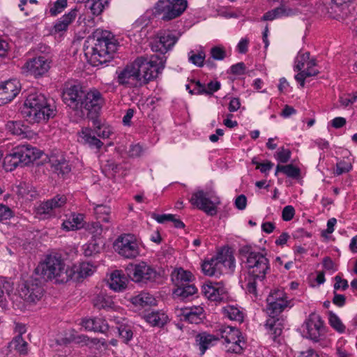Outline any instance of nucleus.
<instances>
[{"instance_id": "ddd939ff", "label": "nucleus", "mask_w": 357, "mask_h": 357, "mask_svg": "<svg viewBox=\"0 0 357 357\" xmlns=\"http://www.w3.org/2000/svg\"><path fill=\"white\" fill-rule=\"evenodd\" d=\"M114 248L121 256L128 259L135 258L139 253L137 239L130 234L119 236L114 243Z\"/></svg>"}, {"instance_id": "bb28decb", "label": "nucleus", "mask_w": 357, "mask_h": 357, "mask_svg": "<svg viewBox=\"0 0 357 357\" xmlns=\"http://www.w3.org/2000/svg\"><path fill=\"white\" fill-rule=\"evenodd\" d=\"M144 319L151 326L162 327L169 321L168 316L163 311H152L144 315Z\"/></svg>"}, {"instance_id": "f257e3e1", "label": "nucleus", "mask_w": 357, "mask_h": 357, "mask_svg": "<svg viewBox=\"0 0 357 357\" xmlns=\"http://www.w3.org/2000/svg\"><path fill=\"white\" fill-rule=\"evenodd\" d=\"M164 56L151 55L137 57L123 69L116 71L117 82L120 85L137 87L147 84L156 78L165 68Z\"/></svg>"}, {"instance_id": "5701e85b", "label": "nucleus", "mask_w": 357, "mask_h": 357, "mask_svg": "<svg viewBox=\"0 0 357 357\" xmlns=\"http://www.w3.org/2000/svg\"><path fill=\"white\" fill-rule=\"evenodd\" d=\"M84 215L81 213H72L63 220L61 227L63 230L69 231L78 230L84 227Z\"/></svg>"}, {"instance_id": "393cba45", "label": "nucleus", "mask_w": 357, "mask_h": 357, "mask_svg": "<svg viewBox=\"0 0 357 357\" xmlns=\"http://www.w3.org/2000/svg\"><path fill=\"white\" fill-rule=\"evenodd\" d=\"M220 340L218 335H213L207 333H199L196 336V342H197L202 354L210 347L217 344Z\"/></svg>"}, {"instance_id": "9d476101", "label": "nucleus", "mask_w": 357, "mask_h": 357, "mask_svg": "<svg viewBox=\"0 0 357 357\" xmlns=\"http://www.w3.org/2000/svg\"><path fill=\"white\" fill-rule=\"evenodd\" d=\"M189 201L192 206L210 215L216 214L217 205L220 204L218 197L212 190H197L192 194Z\"/></svg>"}, {"instance_id": "aec40b11", "label": "nucleus", "mask_w": 357, "mask_h": 357, "mask_svg": "<svg viewBox=\"0 0 357 357\" xmlns=\"http://www.w3.org/2000/svg\"><path fill=\"white\" fill-rule=\"evenodd\" d=\"M203 294L213 301H220L226 296V289L222 282H209L202 286Z\"/></svg>"}, {"instance_id": "c85d7f7f", "label": "nucleus", "mask_w": 357, "mask_h": 357, "mask_svg": "<svg viewBox=\"0 0 357 357\" xmlns=\"http://www.w3.org/2000/svg\"><path fill=\"white\" fill-rule=\"evenodd\" d=\"M128 279L121 271H115L111 274L109 287L115 291H121L126 289Z\"/></svg>"}, {"instance_id": "4c0bfd02", "label": "nucleus", "mask_w": 357, "mask_h": 357, "mask_svg": "<svg viewBox=\"0 0 357 357\" xmlns=\"http://www.w3.org/2000/svg\"><path fill=\"white\" fill-rule=\"evenodd\" d=\"M93 305L98 309H108L113 307L114 303L110 296L100 294L93 299Z\"/></svg>"}, {"instance_id": "0eeeda50", "label": "nucleus", "mask_w": 357, "mask_h": 357, "mask_svg": "<svg viewBox=\"0 0 357 357\" xmlns=\"http://www.w3.org/2000/svg\"><path fill=\"white\" fill-rule=\"evenodd\" d=\"M96 32L97 39L91 51L86 52V54H91V60L93 66L105 63L112 58V54L117 50V42L107 31H102L100 36Z\"/></svg>"}, {"instance_id": "6e6552de", "label": "nucleus", "mask_w": 357, "mask_h": 357, "mask_svg": "<svg viewBox=\"0 0 357 357\" xmlns=\"http://www.w3.org/2000/svg\"><path fill=\"white\" fill-rule=\"evenodd\" d=\"M222 266L233 270L235 267V259L228 252H220L210 260L204 261L202 269L204 275L218 277L222 273Z\"/></svg>"}, {"instance_id": "37998d69", "label": "nucleus", "mask_w": 357, "mask_h": 357, "mask_svg": "<svg viewBox=\"0 0 357 357\" xmlns=\"http://www.w3.org/2000/svg\"><path fill=\"white\" fill-rule=\"evenodd\" d=\"M75 275L77 273L79 277L86 278L93 274L95 267L89 262H82L79 267H73Z\"/></svg>"}, {"instance_id": "864d4df0", "label": "nucleus", "mask_w": 357, "mask_h": 357, "mask_svg": "<svg viewBox=\"0 0 357 357\" xmlns=\"http://www.w3.org/2000/svg\"><path fill=\"white\" fill-rule=\"evenodd\" d=\"M67 0H56L50 8V13L52 16H56L67 7Z\"/></svg>"}, {"instance_id": "72a5a7b5", "label": "nucleus", "mask_w": 357, "mask_h": 357, "mask_svg": "<svg viewBox=\"0 0 357 357\" xmlns=\"http://www.w3.org/2000/svg\"><path fill=\"white\" fill-rule=\"evenodd\" d=\"M197 292V289L193 284H184L176 287L174 291V295L176 297L180 298L181 300L189 299L190 297L192 296Z\"/></svg>"}, {"instance_id": "09e8293b", "label": "nucleus", "mask_w": 357, "mask_h": 357, "mask_svg": "<svg viewBox=\"0 0 357 357\" xmlns=\"http://www.w3.org/2000/svg\"><path fill=\"white\" fill-rule=\"evenodd\" d=\"M310 52H306L304 53L299 52L295 59L294 70L300 72L304 69V67L307 65V63L310 60Z\"/></svg>"}, {"instance_id": "4d7b16f0", "label": "nucleus", "mask_w": 357, "mask_h": 357, "mask_svg": "<svg viewBox=\"0 0 357 357\" xmlns=\"http://www.w3.org/2000/svg\"><path fill=\"white\" fill-rule=\"evenodd\" d=\"M352 168L351 164L350 162H345L342 160L337 163L336 165V170L335 174L337 175H341L344 173L349 172Z\"/></svg>"}, {"instance_id": "cd10ccee", "label": "nucleus", "mask_w": 357, "mask_h": 357, "mask_svg": "<svg viewBox=\"0 0 357 357\" xmlns=\"http://www.w3.org/2000/svg\"><path fill=\"white\" fill-rule=\"evenodd\" d=\"M77 11V8L72 9L59 18L54 26L55 31L61 32L67 30L68 26L75 20Z\"/></svg>"}, {"instance_id": "f8f14e48", "label": "nucleus", "mask_w": 357, "mask_h": 357, "mask_svg": "<svg viewBox=\"0 0 357 357\" xmlns=\"http://www.w3.org/2000/svg\"><path fill=\"white\" fill-rule=\"evenodd\" d=\"M125 271L127 275L135 282H152L158 276L157 271L144 261L139 264L130 263L126 266Z\"/></svg>"}, {"instance_id": "49530a36", "label": "nucleus", "mask_w": 357, "mask_h": 357, "mask_svg": "<svg viewBox=\"0 0 357 357\" xmlns=\"http://www.w3.org/2000/svg\"><path fill=\"white\" fill-rule=\"evenodd\" d=\"M119 337L128 344L133 337V331L130 326L121 324L118 327Z\"/></svg>"}, {"instance_id": "603ef678", "label": "nucleus", "mask_w": 357, "mask_h": 357, "mask_svg": "<svg viewBox=\"0 0 357 357\" xmlns=\"http://www.w3.org/2000/svg\"><path fill=\"white\" fill-rule=\"evenodd\" d=\"M189 61L194 65L201 67L204 64L205 59V53L203 51H199L197 54H195L193 51L189 53Z\"/></svg>"}, {"instance_id": "2f4dec72", "label": "nucleus", "mask_w": 357, "mask_h": 357, "mask_svg": "<svg viewBox=\"0 0 357 357\" xmlns=\"http://www.w3.org/2000/svg\"><path fill=\"white\" fill-rule=\"evenodd\" d=\"M192 277L190 272L183 268H178L172 274V280L177 287L190 284Z\"/></svg>"}, {"instance_id": "774afa93", "label": "nucleus", "mask_w": 357, "mask_h": 357, "mask_svg": "<svg viewBox=\"0 0 357 357\" xmlns=\"http://www.w3.org/2000/svg\"><path fill=\"white\" fill-rule=\"evenodd\" d=\"M273 167V163L271 161H266V162L257 163V169H259L261 173L267 174L268 172Z\"/></svg>"}, {"instance_id": "e433bc0d", "label": "nucleus", "mask_w": 357, "mask_h": 357, "mask_svg": "<svg viewBox=\"0 0 357 357\" xmlns=\"http://www.w3.org/2000/svg\"><path fill=\"white\" fill-rule=\"evenodd\" d=\"M291 10H287L285 6H281L266 12L262 17V20L271 21L282 16L289 15Z\"/></svg>"}, {"instance_id": "13d9d810", "label": "nucleus", "mask_w": 357, "mask_h": 357, "mask_svg": "<svg viewBox=\"0 0 357 357\" xmlns=\"http://www.w3.org/2000/svg\"><path fill=\"white\" fill-rule=\"evenodd\" d=\"M13 216V211L7 206L0 204V221L7 220Z\"/></svg>"}, {"instance_id": "b1692460", "label": "nucleus", "mask_w": 357, "mask_h": 357, "mask_svg": "<svg viewBox=\"0 0 357 357\" xmlns=\"http://www.w3.org/2000/svg\"><path fill=\"white\" fill-rule=\"evenodd\" d=\"M50 163L52 171L58 175L64 176L71 171L68 161H67L63 155H60L59 157L51 156L50 158Z\"/></svg>"}, {"instance_id": "412c9836", "label": "nucleus", "mask_w": 357, "mask_h": 357, "mask_svg": "<svg viewBox=\"0 0 357 357\" xmlns=\"http://www.w3.org/2000/svg\"><path fill=\"white\" fill-rule=\"evenodd\" d=\"M203 313V307L199 305H193L181 308L178 316L181 317V320L197 324L202 321Z\"/></svg>"}, {"instance_id": "69168bd1", "label": "nucleus", "mask_w": 357, "mask_h": 357, "mask_svg": "<svg viewBox=\"0 0 357 357\" xmlns=\"http://www.w3.org/2000/svg\"><path fill=\"white\" fill-rule=\"evenodd\" d=\"M142 147L139 144L131 145L129 149V155L130 157H139L142 153Z\"/></svg>"}, {"instance_id": "473e14b6", "label": "nucleus", "mask_w": 357, "mask_h": 357, "mask_svg": "<svg viewBox=\"0 0 357 357\" xmlns=\"http://www.w3.org/2000/svg\"><path fill=\"white\" fill-rule=\"evenodd\" d=\"M351 1L352 0H331V5L328 8V12L330 16L333 18L341 17V14L344 13V10L347 7L348 3Z\"/></svg>"}, {"instance_id": "1a4fd4ad", "label": "nucleus", "mask_w": 357, "mask_h": 357, "mask_svg": "<svg viewBox=\"0 0 357 357\" xmlns=\"http://www.w3.org/2000/svg\"><path fill=\"white\" fill-rule=\"evenodd\" d=\"M217 333L220 339L224 340V344L228 352L242 353L245 347V342L238 328L229 326H221L217 330Z\"/></svg>"}, {"instance_id": "6ab92c4d", "label": "nucleus", "mask_w": 357, "mask_h": 357, "mask_svg": "<svg viewBox=\"0 0 357 357\" xmlns=\"http://www.w3.org/2000/svg\"><path fill=\"white\" fill-rule=\"evenodd\" d=\"M177 39L170 32L160 33L152 43L151 49L153 52H158L164 54L175 45Z\"/></svg>"}, {"instance_id": "6e6d98bb", "label": "nucleus", "mask_w": 357, "mask_h": 357, "mask_svg": "<svg viewBox=\"0 0 357 357\" xmlns=\"http://www.w3.org/2000/svg\"><path fill=\"white\" fill-rule=\"evenodd\" d=\"M291 158V151L289 149L281 147L275 154V158L280 162L286 163Z\"/></svg>"}, {"instance_id": "338daca9", "label": "nucleus", "mask_w": 357, "mask_h": 357, "mask_svg": "<svg viewBox=\"0 0 357 357\" xmlns=\"http://www.w3.org/2000/svg\"><path fill=\"white\" fill-rule=\"evenodd\" d=\"M247 198L244 195H238L235 200V206L239 210H243L246 208Z\"/></svg>"}, {"instance_id": "e2e57ef3", "label": "nucleus", "mask_w": 357, "mask_h": 357, "mask_svg": "<svg viewBox=\"0 0 357 357\" xmlns=\"http://www.w3.org/2000/svg\"><path fill=\"white\" fill-rule=\"evenodd\" d=\"M335 283L334 284V289L337 290L341 289L342 290H346L348 287V282L347 280L342 279L340 276L336 275L335 277Z\"/></svg>"}, {"instance_id": "a18cd8bd", "label": "nucleus", "mask_w": 357, "mask_h": 357, "mask_svg": "<svg viewBox=\"0 0 357 357\" xmlns=\"http://www.w3.org/2000/svg\"><path fill=\"white\" fill-rule=\"evenodd\" d=\"M328 321L331 326L340 333L345 332L346 327L342 322L341 319L335 313L330 312Z\"/></svg>"}, {"instance_id": "a878e982", "label": "nucleus", "mask_w": 357, "mask_h": 357, "mask_svg": "<svg viewBox=\"0 0 357 357\" xmlns=\"http://www.w3.org/2000/svg\"><path fill=\"white\" fill-rule=\"evenodd\" d=\"M82 324L86 330L102 333H105L109 328L107 321L99 317L83 319Z\"/></svg>"}, {"instance_id": "de8ad7c7", "label": "nucleus", "mask_w": 357, "mask_h": 357, "mask_svg": "<svg viewBox=\"0 0 357 357\" xmlns=\"http://www.w3.org/2000/svg\"><path fill=\"white\" fill-rule=\"evenodd\" d=\"M16 155L15 150L13 149L12 153L7 154L4 158L3 162L7 169L11 171L20 165V162L18 161V157Z\"/></svg>"}, {"instance_id": "c03bdc74", "label": "nucleus", "mask_w": 357, "mask_h": 357, "mask_svg": "<svg viewBox=\"0 0 357 357\" xmlns=\"http://www.w3.org/2000/svg\"><path fill=\"white\" fill-rule=\"evenodd\" d=\"M6 129L11 134L24 137L26 128L20 121H9L6 123Z\"/></svg>"}, {"instance_id": "58836bf2", "label": "nucleus", "mask_w": 357, "mask_h": 357, "mask_svg": "<svg viewBox=\"0 0 357 357\" xmlns=\"http://www.w3.org/2000/svg\"><path fill=\"white\" fill-rule=\"evenodd\" d=\"M131 301L135 305L144 307L153 304L155 299L149 293L143 292L136 296L132 297Z\"/></svg>"}, {"instance_id": "dca6fc26", "label": "nucleus", "mask_w": 357, "mask_h": 357, "mask_svg": "<svg viewBox=\"0 0 357 357\" xmlns=\"http://www.w3.org/2000/svg\"><path fill=\"white\" fill-rule=\"evenodd\" d=\"M307 337L312 341L319 342L324 335V321L319 315L311 314L305 322Z\"/></svg>"}, {"instance_id": "f3484780", "label": "nucleus", "mask_w": 357, "mask_h": 357, "mask_svg": "<svg viewBox=\"0 0 357 357\" xmlns=\"http://www.w3.org/2000/svg\"><path fill=\"white\" fill-rule=\"evenodd\" d=\"M67 198L65 195H57L53 198L40 203L36 208L38 215H53L56 209L65 206Z\"/></svg>"}, {"instance_id": "c756f323", "label": "nucleus", "mask_w": 357, "mask_h": 357, "mask_svg": "<svg viewBox=\"0 0 357 357\" xmlns=\"http://www.w3.org/2000/svg\"><path fill=\"white\" fill-rule=\"evenodd\" d=\"M80 136L84 140V144L89 145L91 149L100 150L103 145V143L93 135V131L91 128H82Z\"/></svg>"}, {"instance_id": "052dcab7", "label": "nucleus", "mask_w": 357, "mask_h": 357, "mask_svg": "<svg viewBox=\"0 0 357 357\" xmlns=\"http://www.w3.org/2000/svg\"><path fill=\"white\" fill-rule=\"evenodd\" d=\"M220 83L218 81H211L207 84V87H205L204 94L211 96L214 92L218 91L220 89Z\"/></svg>"}, {"instance_id": "4be33fe9", "label": "nucleus", "mask_w": 357, "mask_h": 357, "mask_svg": "<svg viewBox=\"0 0 357 357\" xmlns=\"http://www.w3.org/2000/svg\"><path fill=\"white\" fill-rule=\"evenodd\" d=\"M15 150L21 166L27 165L38 158V153L36 152L37 150L29 145L17 146Z\"/></svg>"}, {"instance_id": "a211bd4d", "label": "nucleus", "mask_w": 357, "mask_h": 357, "mask_svg": "<svg viewBox=\"0 0 357 357\" xmlns=\"http://www.w3.org/2000/svg\"><path fill=\"white\" fill-rule=\"evenodd\" d=\"M20 90V82L15 79L0 83V105L10 102Z\"/></svg>"}, {"instance_id": "9b49d317", "label": "nucleus", "mask_w": 357, "mask_h": 357, "mask_svg": "<svg viewBox=\"0 0 357 357\" xmlns=\"http://www.w3.org/2000/svg\"><path fill=\"white\" fill-rule=\"evenodd\" d=\"M187 6L186 0H159L154 6L155 15L161 16L163 21H170L181 15Z\"/></svg>"}, {"instance_id": "680f3d73", "label": "nucleus", "mask_w": 357, "mask_h": 357, "mask_svg": "<svg viewBox=\"0 0 357 357\" xmlns=\"http://www.w3.org/2000/svg\"><path fill=\"white\" fill-rule=\"evenodd\" d=\"M294 208L292 206L288 205L284 207L282 213V217L284 221H289L294 218Z\"/></svg>"}, {"instance_id": "2eb2a0df", "label": "nucleus", "mask_w": 357, "mask_h": 357, "mask_svg": "<svg viewBox=\"0 0 357 357\" xmlns=\"http://www.w3.org/2000/svg\"><path fill=\"white\" fill-rule=\"evenodd\" d=\"M51 60L47 55H40L27 61L24 68L36 77H41L47 73L50 68Z\"/></svg>"}, {"instance_id": "7ed1b4c3", "label": "nucleus", "mask_w": 357, "mask_h": 357, "mask_svg": "<svg viewBox=\"0 0 357 357\" xmlns=\"http://www.w3.org/2000/svg\"><path fill=\"white\" fill-rule=\"evenodd\" d=\"M239 253L248 273L245 280L246 291L256 298L257 282L263 281L270 271L269 259L265 253L257 251L250 245L243 246Z\"/></svg>"}, {"instance_id": "0e129e2a", "label": "nucleus", "mask_w": 357, "mask_h": 357, "mask_svg": "<svg viewBox=\"0 0 357 357\" xmlns=\"http://www.w3.org/2000/svg\"><path fill=\"white\" fill-rule=\"evenodd\" d=\"M151 217H152V218L155 220L158 223H161V224H162L167 221H171L172 220L174 219V215H172V214L159 215V214H156V213H153L151 214Z\"/></svg>"}, {"instance_id": "3c124183", "label": "nucleus", "mask_w": 357, "mask_h": 357, "mask_svg": "<svg viewBox=\"0 0 357 357\" xmlns=\"http://www.w3.org/2000/svg\"><path fill=\"white\" fill-rule=\"evenodd\" d=\"M86 231L92 234L93 237H98L102 234L103 228L100 222H91L84 225Z\"/></svg>"}, {"instance_id": "39448f33", "label": "nucleus", "mask_w": 357, "mask_h": 357, "mask_svg": "<svg viewBox=\"0 0 357 357\" xmlns=\"http://www.w3.org/2000/svg\"><path fill=\"white\" fill-rule=\"evenodd\" d=\"M22 114L31 123L48 120L56 114L55 106L42 93H30L22 109Z\"/></svg>"}, {"instance_id": "bf43d9fd", "label": "nucleus", "mask_w": 357, "mask_h": 357, "mask_svg": "<svg viewBox=\"0 0 357 357\" xmlns=\"http://www.w3.org/2000/svg\"><path fill=\"white\" fill-rule=\"evenodd\" d=\"M211 55L215 60H223L226 56V52L222 47H214L211 50Z\"/></svg>"}, {"instance_id": "79ce46f5", "label": "nucleus", "mask_w": 357, "mask_h": 357, "mask_svg": "<svg viewBox=\"0 0 357 357\" xmlns=\"http://www.w3.org/2000/svg\"><path fill=\"white\" fill-rule=\"evenodd\" d=\"M225 316L228 317L230 320L237 321H242L243 319V312L237 307L233 305H228L223 308Z\"/></svg>"}, {"instance_id": "f03ea898", "label": "nucleus", "mask_w": 357, "mask_h": 357, "mask_svg": "<svg viewBox=\"0 0 357 357\" xmlns=\"http://www.w3.org/2000/svg\"><path fill=\"white\" fill-rule=\"evenodd\" d=\"M64 103L79 117L93 119L101 109L104 98L96 89L84 91L79 84L71 85L64 89L62 95Z\"/></svg>"}, {"instance_id": "f704fd0d", "label": "nucleus", "mask_w": 357, "mask_h": 357, "mask_svg": "<svg viewBox=\"0 0 357 357\" xmlns=\"http://www.w3.org/2000/svg\"><path fill=\"white\" fill-rule=\"evenodd\" d=\"M85 7L89 9L93 15H100L108 5V0H86Z\"/></svg>"}, {"instance_id": "423d86ee", "label": "nucleus", "mask_w": 357, "mask_h": 357, "mask_svg": "<svg viewBox=\"0 0 357 357\" xmlns=\"http://www.w3.org/2000/svg\"><path fill=\"white\" fill-rule=\"evenodd\" d=\"M287 298L286 294L282 290L271 293L266 298V312L270 317L266 320L265 327L274 341L281 335L283 329V320L275 317L289 307V301Z\"/></svg>"}, {"instance_id": "5fc2aeb1", "label": "nucleus", "mask_w": 357, "mask_h": 357, "mask_svg": "<svg viewBox=\"0 0 357 357\" xmlns=\"http://www.w3.org/2000/svg\"><path fill=\"white\" fill-rule=\"evenodd\" d=\"M95 132L99 137L107 139L113 134V129L108 126H98L96 127Z\"/></svg>"}, {"instance_id": "7c9ffc66", "label": "nucleus", "mask_w": 357, "mask_h": 357, "mask_svg": "<svg viewBox=\"0 0 357 357\" xmlns=\"http://www.w3.org/2000/svg\"><path fill=\"white\" fill-rule=\"evenodd\" d=\"M94 213L98 222L111 223L112 222V215L111 208L104 204H97L93 207Z\"/></svg>"}, {"instance_id": "4468645a", "label": "nucleus", "mask_w": 357, "mask_h": 357, "mask_svg": "<svg viewBox=\"0 0 357 357\" xmlns=\"http://www.w3.org/2000/svg\"><path fill=\"white\" fill-rule=\"evenodd\" d=\"M44 294L41 282L36 278L26 280L20 290V296L27 303L35 304L39 301Z\"/></svg>"}, {"instance_id": "8fccbe9b", "label": "nucleus", "mask_w": 357, "mask_h": 357, "mask_svg": "<svg viewBox=\"0 0 357 357\" xmlns=\"http://www.w3.org/2000/svg\"><path fill=\"white\" fill-rule=\"evenodd\" d=\"M10 344L20 354H26L27 353V343L20 335H17L14 337Z\"/></svg>"}, {"instance_id": "a19ab883", "label": "nucleus", "mask_w": 357, "mask_h": 357, "mask_svg": "<svg viewBox=\"0 0 357 357\" xmlns=\"http://www.w3.org/2000/svg\"><path fill=\"white\" fill-rule=\"evenodd\" d=\"M319 73V70L313 67L301 70L298 74L295 75L294 78L297 82L300 83L301 87H304L305 80L307 77L316 76Z\"/></svg>"}, {"instance_id": "20e7f679", "label": "nucleus", "mask_w": 357, "mask_h": 357, "mask_svg": "<svg viewBox=\"0 0 357 357\" xmlns=\"http://www.w3.org/2000/svg\"><path fill=\"white\" fill-rule=\"evenodd\" d=\"M35 273L45 281L54 280L56 283H66L75 276L74 269L66 266L61 257L52 255L39 263Z\"/></svg>"}, {"instance_id": "ea45409f", "label": "nucleus", "mask_w": 357, "mask_h": 357, "mask_svg": "<svg viewBox=\"0 0 357 357\" xmlns=\"http://www.w3.org/2000/svg\"><path fill=\"white\" fill-rule=\"evenodd\" d=\"M102 241L99 242L96 239H93L88 243L85 244L83 246L84 255L86 257H90L99 253L102 249Z\"/></svg>"}, {"instance_id": "c9c22d12", "label": "nucleus", "mask_w": 357, "mask_h": 357, "mask_svg": "<svg viewBox=\"0 0 357 357\" xmlns=\"http://www.w3.org/2000/svg\"><path fill=\"white\" fill-rule=\"evenodd\" d=\"M279 172H282L287 177L291 178H298L301 175V169L291 164L287 165H278L276 166L275 175L278 176Z\"/></svg>"}]
</instances>
